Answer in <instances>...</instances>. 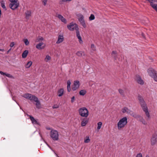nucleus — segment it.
<instances>
[{"label": "nucleus", "mask_w": 157, "mask_h": 157, "mask_svg": "<svg viewBox=\"0 0 157 157\" xmlns=\"http://www.w3.org/2000/svg\"><path fill=\"white\" fill-rule=\"evenodd\" d=\"M68 29L70 31H73L75 30L76 36L78 39V41L80 44L82 43V38L80 34L79 29L78 25L76 23L73 22L71 23L69 25H67Z\"/></svg>", "instance_id": "nucleus-1"}, {"label": "nucleus", "mask_w": 157, "mask_h": 157, "mask_svg": "<svg viewBox=\"0 0 157 157\" xmlns=\"http://www.w3.org/2000/svg\"><path fill=\"white\" fill-rule=\"evenodd\" d=\"M138 99L143 110L145 112L146 115L148 118H149L150 115L148 111V108L143 97L139 94L138 96Z\"/></svg>", "instance_id": "nucleus-2"}, {"label": "nucleus", "mask_w": 157, "mask_h": 157, "mask_svg": "<svg viewBox=\"0 0 157 157\" xmlns=\"http://www.w3.org/2000/svg\"><path fill=\"white\" fill-rule=\"evenodd\" d=\"M128 119L126 117H124L121 119L117 123V128L119 130H121L124 128L128 123Z\"/></svg>", "instance_id": "nucleus-3"}, {"label": "nucleus", "mask_w": 157, "mask_h": 157, "mask_svg": "<svg viewBox=\"0 0 157 157\" xmlns=\"http://www.w3.org/2000/svg\"><path fill=\"white\" fill-rule=\"evenodd\" d=\"M79 115L82 117L86 118L89 115V112L87 109L85 107L80 108L78 109Z\"/></svg>", "instance_id": "nucleus-4"}, {"label": "nucleus", "mask_w": 157, "mask_h": 157, "mask_svg": "<svg viewBox=\"0 0 157 157\" xmlns=\"http://www.w3.org/2000/svg\"><path fill=\"white\" fill-rule=\"evenodd\" d=\"M59 133L56 130L52 129L50 133V136L52 140L54 141L58 140H59Z\"/></svg>", "instance_id": "nucleus-5"}, {"label": "nucleus", "mask_w": 157, "mask_h": 157, "mask_svg": "<svg viewBox=\"0 0 157 157\" xmlns=\"http://www.w3.org/2000/svg\"><path fill=\"white\" fill-rule=\"evenodd\" d=\"M131 116L138 120L140 122H142L144 124L146 125L147 123L143 118L139 115L136 114L132 113Z\"/></svg>", "instance_id": "nucleus-6"}, {"label": "nucleus", "mask_w": 157, "mask_h": 157, "mask_svg": "<svg viewBox=\"0 0 157 157\" xmlns=\"http://www.w3.org/2000/svg\"><path fill=\"white\" fill-rule=\"evenodd\" d=\"M22 96L27 99H29L31 101H34L37 98L35 95L29 93L25 94L23 95H22Z\"/></svg>", "instance_id": "nucleus-7"}, {"label": "nucleus", "mask_w": 157, "mask_h": 157, "mask_svg": "<svg viewBox=\"0 0 157 157\" xmlns=\"http://www.w3.org/2000/svg\"><path fill=\"white\" fill-rule=\"evenodd\" d=\"M148 1L150 3V6L157 13V4H154L153 2H157V0H146Z\"/></svg>", "instance_id": "nucleus-8"}, {"label": "nucleus", "mask_w": 157, "mask_h": 157, "mask_svg": "<svg viewBox=\"0 0 157 157\" xmlns=\"http://www.w3.org/2000/svg\"><path fill=\"white\" fill-rule=\"evenodd\" d=\"M79 82L78 80L75 81L74 82L73 85L72 87V90L75 91L78 89L80 86Z\"/></svg>", "instance_id": "nucleus-9"}, {"label": "nucleus", "mask_w": 157, "mask_h": 157, "mask_svg": "<svg viewBox=\"0 0 157 157\" xmlns=\"http://www.w3.org/2000/svg\"><path fill=\"white\" fill-rule=\"evenodd\" d=\"M46 46V45L43 42H40L36 46V48L39 50H41L44 49Z\"/></svg>", "instance_id": "nucleus-10"}, {"label": "nucleus", "mask_w": 157, "mask_h": 157, "mask_svg": "<svg viewBox=\"0 0 157 157\" xmlns=\"http://www.w3.org/2000/svg\"><path fill=\"white\" fill-rule=\"evenodd\" d=\"M122 112L123 113H127L128 114H130L131 116L132 113L136 114L133 112L129 109L127 107H124L121 110Z\"/></svg>", "instance_id": "nucleus-11"}, {"label": "nucleus", "mask_w": 157, "mask_h": 157, "mask_svg": "<svg viewBox=\"0 0 157 157\" xmlns=\"http://www.w3.org/2000/svg\"><path fill=\"white\" fill-rule=\"evenodd\" d=\"M135 80L139 84L143 85L144 83V81L142 79L141 77L139 75H136Z\"/></svg>", "instance_id": "nucleus-12"}, {"label": "nucleus", "mask_w": 157, "mask_h": 157, "mask_svg": "<svg viewBox=\"0 0 157 157\" xmlns=\"http://www.w3.org/2000/svg\"><path fill=\"white\" fill-rule=\"evenodd\" d=\"M151 144L152 145H154L157 142V135L153 134L151 139Z\"/></svg>", "instance_id": "nucleus-13"}, {"label": "nucleus", "mask_w": 157, "mask_h": 157, "mask_svg": "<svg viewBox=\"0 0 157 157\" xmlns=\"http://www.w3.org/2000/svg\"><path fill=\"white\" fill-rule=\"evenodd\" d=\"M19 5V2H17L15 3H10L9 5V6L11 9L14 10L18 7Z\"/></svg>", "instance_id": "nucleus-14"}, {"label": "nucleus", "mask_w": 157, "mask_h": 157, "mask_svg": "<svg viewBox=\"0 0 157 157\" xmlns=\"http://www.w3.org/2000/svg\"><path fill=\"white\" fill-rule=\"evenodd\" d=\"M147 71L148 74L151 77L157 74L156 71L152 68H149L148 69Z\"/></svg>", "instance_id": "nucleus-15"}, {"label": "nucleus", "mask_w": 157, "mask_h": 157, "mask_svg": "<svg viewBox=\"0 0 157 157\" xmlns=\"http://www.w3.org/2000/svg\"><path fill=\"white\" fill-rule=\"evenodd\" d=\"M64 40V37L63 35H59L58 36V40L56 42L57 44H59L62 43Z\"/></svg>", "instance_id": "nucleus-16"}, {"label": "nucleus", "mask_w": 157, "mask_h": 157, "mask_svg": "<svg viewBox=\"0 0 157 157\" xmlns=\"http://www.w3.org/2000/svg\"><path fill=\"white\" fill-rule=\"evenodd\" d=\"M25 18L27 19H29V17L31 16V11L30 10H27L25 12Z\"/></svg>", "instance_id": "nucleus-17"}, {"label": "nucleus", "mask_w": 157, "mask_h": 157, "mask_svg": "<svg viewBox=\"0 0 157 157\" xmlns=\"http://www.w3.org/2000/svg\"><path fill=\"white\" fill-rule=\"evenodd\" d=\"M89 119L87 118H83L81 122V125L82 127L85 126L88 122Z\"/></svg>", "instance_id": "nucleus-18"}, {"label": "nucleus", "mask_w": 157, "mask_h": 157, "mask_svg": "<svg viewBox=\"0 0 157 157\" xmlns=\"http://www.w3.org/2000/svg\"><path fill=\"white\" fill-rule=\"evenodd\" d=\"M57 17L64 24L67 23V21L65 18L62 15L60 14H58Z\"/></svg>", "instance_id": "nucleus-19"}, {"label": "nucleus", "mask_w": 157, "mask_h": 157, "mask_svg": "<svg viewBox=\"0 0 157 157\" xmlns=\"http://www.w3.org/2000/svg\"><path fill=\"white\" fill-rule=\"evenodd\" d=\"M76 54L78 57H82L83 56H85V54L84 52L81 51L77 52L76 53Z\"/></svg>", "instance_id": "nucleus-20"}, {"label": "nucleus", "mask_w": 157, "mask_h": 157, "mask_svg": "<svg viewBox=\"0 0 157 157\" xmlns=\"http://www.w3.org/2000/svg\"><path fill=\"white\" fill-rule=\"evenodd\" d=\"M64 90L63 88H60L57 91V95L59 97L61 96L63 94Z\"/></svg>", "instance_id": "nucleus-21"}, {"label": "nucleus", "mask_w": 157, "mask_h": 157, "mask_svg": "<svg viewBox=\"0 0 157 157\" xmlns=\"http://www.w3.org/2000/svg\"><path fill=\"white\" fill-rule=\"evenodd\" d=\"M30 119L31 120L33 124H38V123L37 121L34 119V118L32 116L29 115Z\"/></svg>", "instance_id": "nucleus-22"}, {"label": "nucleus", "mask_w": 157, "mask_h": 157, "mask_svg": "<svg viewBox=\"0 0 157 157\" xmlns=\"http://www.w3.org/2000/svg\"><path fill=\"white\" fill-rule=\"evenodd\" d=\"M67 91L69 92L71 90V82L70 80H68L67 82Z\"/></svg>", "instance_id": "nucleus-23"}, {"label": "nucleus", "mask_w": 157, "mask_h": 157, "mask_svg": "<svg viewBox=\"0 0 157 157\" xmlns=\"http://www.w3.org/2000/svg\"><path fill=\"white\" fill-rule=\"evenodd\" d=\"M111 55L113 57L114 59L116 60L117 59V52L115 51H113L112 52Z\"/></svg>", "instance_id": "nucleus-24"}, {"label": "nucleus", "mask_w": 157, "mask_h": 157, "mask_svg": "<svg viewBox=\"0 0 157 157\" xmlns=\"http://www.w3.org/2000/svg\"><path fill=\"white\" fill-rule=\"evenodd\" d=\"M36 103V107L39 109L40 108V101L38 100V98L35 101Z\"/></svg>", "instance_id": "nucleus-25"}, {"label": "nucleus", "mask_w": 157, "mask_h": 157, "mask_svg": "<svg viewBox=\"0 0 157 157\" xmlns=\"http://www.w3.org/2000/svg\"><path fill=\"white\" fill-rule=\"evenodd\" d=\"M90 139L89 136H86L84 139V142L85 143H87L90 142Z\"/></svg>", "instance_id": "nucleus-26"}, {"label": "nucleus", "mask_w": 157, "mask_h": 157, "mask_svg": "<svg viewBox=\"0 0 157 157\" xmlns=\"http://www.w3.org/2000/svg\"><path fill=\"white\" fill-rule=\"evenodd\" d=\"M28 53V50H26L22 54V57L23 58H25L26 57Z\"/></svg>", "instance_id": "nucleus-27"}, {"label": "nucleus", "mask_w": 157, "mask_h": 157, "mask_svg": "<svg viewBox=\"0 0 157 157\" xmlns=\"http://www.w3.org/2000/svg\"><path fill=\"white\" fill-rule=\"evenodd\" d=\"M32 62L31 61L28 62L25 65V67L27 68H29L32 65Z\"/></svg>", "instance_id": "nucleus-28"}, {"label": "nucleus", "mask_w": 157, "mask_h": 157, "mask_svg": "<svg viewBox=\"0 0 157 157\" xmlns=\"http://www.w3.org/2000/svg\"><path fill=\"white\" fill-rule=\"evenodd\" d=\"M86 93V90H81L79 92V94L81 95L84 96Z\"/></svg>", "instance_id": "nucleus-29"}, {"label": "nucleus", "mask_w": 157, "mask_h": 157, "mask_svg": "<svg viewBox=\"0 0 157 157\" xmlns=\"http://www.w3.org/2000/svg\"><path fill=\"white\" fill-rule=\"evenodd\" d=\"M97 124V129L98 130H99L101 127L102 125V123L101 122H99Z\"/></svg>", "instance_id": "nucleus-30"}, {"label": "nucleus", "mask_w": 157, "mask_h": 157, "mask_svg": "<svg viewBox=\"0 0 157 157\" xmlns=\"http://www.w3.org/2000/svg\"><path fill=\"white\" fill-rule=\"evenodd\" d=\"M95 19L94 15L93 14H91L90 17H89V19L90 21L94 20Z\"/></svg>", "instance_id": "nucleus-31"}, {"label": "nucleus", "mask_w": 157, "mask_h": 157, "mask_svg": "<svg viewBox=\"0 0 157 157\" xmlns=\"http://www.w3.org/2000/svg\"><path fill=\"white\" fill-rule=\"evenodd\" d=\"M78 21L81 23L84 21V20L83 16L82 15L81 17H80L78 19Z\"/></svg>", "instance_id": "nucleus-32"}, {"label": "nucleus", "mask_w": 157, "mask_h": 157, "mask_svg": "<svg viewBox=\"0 0 157 157\" xmlns=\"http://www.w3.org/2000/svg\"><path fill=\"white\" fill-rule=\"evenodd\" d=\"M118 91L121 95H124V91L123 90L120 89L118 90Z\"/></svg>", "instance_id": "nucleus-33"}, {"label": "nucleus", "mask_w": 157, "mask_h": 157, "mask_svg": "<svg viewBox=\"0 0 157 157\" xmlns=\"http://www.w3.org/2000/svg\"><path fill=\"white\" fill-rule=\"evenodd\" d=\"M23 41L25 43V44L26 45H28L29 44V42L28 40L27 39H24L23 40Z\"/></svg>", "instance_id": "nucleus-34"}, {"label": "nucleus", "mask_w": 157, "mask_h": 157, "mask_svg": "<svg viewBox=\"0 0 157 157\" xmlns=\"http://www.w3.org/2000/svg\"><path fill=\"white\" fill-rule=\"evenodd\" d=\"M50 57L49 56L47 55L46 56V57L45 59V60L46 62H47L48 60H50Z\"/></svg>", "instance_id": "nucleus-35"}, {"label": "nucleus", "mask_w": 157, "mask_h": 157, "mask_svg": "<svg viewBox=\"0 0 157 157\" xmlns=\"http://www.w3.org/2000/svg\"><path fill=\"white\" fill-rule=\"evenodd\" d=\"M1 6L3 8L6 10V6L3 1L1 2Z\"/></svg>", "instance_id": "nucleus-36"}, {"label": "nucleus", "mask_w": 157, "mask_h": 157, "mask_svg": "<svg viewBox=\"0 0 157 157\" xmlns=\"http://www.w3.org/2000/svg\"><path fill=\"white\" fill-rule=\"evenodd\" d=\"M37 42H39L41 40H44V38L42 36H39L37 39Z\"/></svg>", "instance_id": "nucleus-37"}, {"label": "nucleus", "mask_w": 157, "mask_h": 157, "mask_svg": "<svg viewBox=\"0 0 157 157\" xmlns=\"http://www.w3.org/2000/svg\"><path fill=\"white\" fill-rule=\"evenodd\" d=\"M5 75L7 77H9L10 78H13V76L10 74L8 73H6Z\"/></svg>", "instance_id": "nucleus-38"}, {"label": "nucleus", "mask_w": 157, "mask_h": 157, "mask_svg": "<svg viewBox=\"0 0 157 157\" xmlns=\"http://www.w3.org/2000/svg\"><path fill=\"white\" fill-rule=\"evenodd\" d=\"M152 78H153L154 79V80L157 82V74H156L154 75V76H153L152 77Z\"/></svg>", "instance_id": "nucleus-39"}, {"label": "nucleus", "mask_w": 157, "mask_h": 157, "mask_svg": "<svg viewBox=\"0 0 157 157\" xmlns=\"http://www.w3.org/2000/svg\"><path fill=\"white\" fill-rule=\"evenodd\" d=\"M80 23L84 28H86V25L85 23V21Z\"/></svg>", "instance_id": "nucleus-40"}, {"label": "nucleus", "mask_w": 157, "mask_h": 157, "mask_svg": "<svg viewBox=\"0 0 157 157\" xmlns=\"http://www.w3.org/2000/svg\"><path fill=\"white\" fill-rule=\"evenodd\" d=\"M42 3L44 6H45L46 5L47 0H41Z\"/></svg>", "instance_id": "nucleus-41"}, {"label": "nucleus", "mask_w": 157, "mask_h": 157, "mask_svg": "<svg viewBox=\"0 0 157 157\" xmlns=\"http://www.w3.org/2000/svg\"><path fill=\"white\" fill-rule=\"evenodd\" d=\"M91 48L92 49V50L94 51L95 50V46L94 44H92L91 45Z\"/></svg>", "instance_id": "nucleus-42"}, {"label": "nucleus", "mask_w": 157, "mask_h": 157, "mask_svg": "<svg viewBox=\"0 0 157 157\" xmlns=\"http://www.w3.org/2000/svg\"><path fill=\"white\" fill-rule=\"evenodd\" d=\"M10 3H15L16 2H18V0H10Z\"/></svg>", "instance_id": "nucleus-43"}, {"label": "nucleus", "mask_w": 157, "mask_h": 157, "mask_svg": "<svg viewBox=\"0 0 157 157\" xmlns=\"http://www.w3.org/2000/svg\"><path fill=\"white\" fill-rule=\"evenodd\" d=\"M136 157H142V154L140 153H138L137 154Z\"/></svg>", "instance_id": "nucleus-44"}, {"label": "nucleus", "mask_w": 157, "mask_h": 157, "mask_svg": "<svg viewBox=\"0 0 157 157\" xmlns=\"http://www.w3.org/2000/svg\"><path fill=\"white\" fill-rule=\"evenodd\" d=\"M75 100V96H73L71 98V102L73 103Z\"/></svg>", "instance_id": "nucleus-45"}, {"label": "nucleus", "mask_w": 157, "mask_h": 157, "mask_svg": "<svg viewBox=\"0 0 157 157\" xmlns=\"http://www.w3.org/2000/svg\"><path fill=\"white\" fill-rule=\"evenodd\" d=\"M14 42H12L11 43L10 45V47L12 48V47H13L14 46Z\"/></svg>", "instance_id": "nucleus-46"}, {"label": "nucleus", "mask_w": 157, "mask_h": 157, "mask_svg": "<svg viewBox=\"0 0 157 157\" xmlns=\"http://www.w3.org/2000/svg\"><path fill=\"white\" fill-rule=\"evenodd\" d=\"M59 107L58 105H54L53 106H52V108L53 109H56L58 108Z\"/></svg>", "instance_id": "nucleus-47"}, {"label": "nucleus", "mask_w": 157, "mask_h": 157, "mask_svg": "<svg viewBox=\"0 0 157 157\" xmlns=\"http://www.w3.org/2000/svg\"><path fill=\"white\" fill-rule=\"evenodd\" d=\"M0 73L1 74V75H5L6 74V73H4L2 71H0Z\"/></svg>", "instance_id": "nucleus-48"}, {"label": "nucleus", "mask_w": 157, "mask_h": 157, "mask_svg": "<svg viewBox=\"0 0 157 157\" xmlns=\"http://www.w3.org/2000/svg\"><path fill=\"white\" fill-rule=\"evenodd\" d=\"M71 0H62V2H67V1H70Z\"/></svg>", "instance_id": "nucleus-49"}, {"label": "nucleus", "mask_w": 157, "mask_h": 157, "mask_svg": "<svg viewBox=\"0 0 157 157\" xmlns=\"http://www.w3.org/2000/svg\"><path fill=\"white\" fill-rule=\"evenodd\" d=\"M141 35H142V36H143V37L145 38V36H144V34L143 33H142Z\"/></svg>", "instance_id": "nucleus-50"}, {"label": "nucleus", "mask_w": 157, "mask_h": 157, "mask_svg": "<svg viewBox=\"0 0 157 157\" xmlns=\"http://www.w3.org/2000/svg\"><path fill=\"white\" fill-rule=\"evenodd\" d=\"M4 51V50L3 49H0V51L3 52Z\"/></svg>", "instance_id": "nucleus-51"}, {"label": "nucleus", "mask_w": 157, "mask_h": 157, "mask_svg": "<svg viewBox=\"0 0 157 157\" xmlns=\"http://www.w3.org/2000/svg\"><path fill=\"white\" fill-rule=\"evenodd\" d=\"M46 128L47 130H50L51 129V128L49 127H46Z\"/></svg>", "instance_id": "nucleus-52"}, {"label": "nucleus", "mask_w": 157, "mask_h": 157, "mask_svg": "<svg viewBox=\"0 0 157 157\" xmlns=\"http://www.w3.org/2000/svg\"><path fill=\"white\" fill-rule=\"evenodd\" d=\"M11 48H10V49L9 50H8V51H7V53H8L10 52V51L11 50Z\"/></svg>", "instance_id": "nucleus-53"}, {"label": "nucleus", "mask_w": 157, "mask_h": 157, "mask_svg": "<svg viewBox=\"0 0 157 157\" xmlns=\"http://www.w3.org/2000/svg\"><path fill=\"white\" fill-rule=\"evenodd\" d=\"M146 157H149V155H146Z\"/></svg>", "instance_id": "nucleus-54"}, {"label": "nucleus", "mask_w": 157, "mask_h": 157, "mask_svg": "<svg viewBox=\"0 0 157 157\" xmlns=\"http://www.w3.org/2000/svg\"><path fill=\"white\" fill-rule=\"evenodd\" d=\"M5 138H4L3 139V140H5Z\"/></svg>", "instance_id": "nucleus-55"}, {"label": "nucleus", "mask_w": 157, "mask_h": 157, "mask_svg": "<svg viewBox=\"0 0 157 157\" xmlns=\"http://www.w3.org/2000/svg\"><path fill=\"white\" fill-rule=\"evenodd\" d=\"M13 100H14L13 99Z\"/></svg>", "instance_id": "nucleus-56"}]
</instances>
